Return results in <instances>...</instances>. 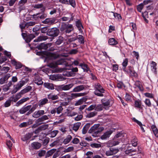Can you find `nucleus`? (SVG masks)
Listing matches in <instances>:
<instances>
[{
	"mask_svg": "<svg viewBox=\"0 0 158 158\" xmlns=\"http://www.w3.org/2000/svg\"><path fill=\"white\" fill-rule=\"evenodd\" d=\"M112 133V131L111 130L107 131L101 136V138L102 139H105L107 138H109Z\"/></svg>",
	"mask_w": 158,
	"mask_h": 158,
	"instance_id": "obj_24",
	"label": "nucleus"
},
{
	"mask_svg": "<svg viewBox=\"0 0 158 158\" xmlns=\"http://www.w3.org/2000/svg\"><path fill=\"white\" fill-rule=\"evenodd\" d=\"M102 105L104 106H110L114 103L113 100L112 98L107 99L106 98H104L101 100Z\"/></svg>",
	"mask_w": 158,
	"mask_h": 158,
	"instance_id": "obj_9",
	"label": "nucleus"
},
{
	"mask_svg": "<svg viewBox=\"0 0 158 158\" xmlns=\"http://www.w3.org/2000/svg\"><path fill=\"white\" fill-rule=\"evenodd\" d=\"M44 85L45 87L49 90H53L54 89V85L52 83L45 82L44 84Z\"/></svg>",
	"mask_w": 158,
	"mask_h": 158,
	"instance_id": "obj_28",
	"label": "nucleus"
},
{
	"mask_svg": "<svg viewBox=\"0 0 158 158\" xmlns=\"http://www.w3.org/2000/svg\"><path fill=\"white\" fill-rule=\"evenodd\" d=\"M29 99L30 98L29 97L23 98L16 102V106H19L23 103L24 102L29 100Z\"/></svg>",
	"mask_w": 158,
	"mask_h": 158,
	"instance_id": "obj_22",
	"label": "nucleus"
},
{
	"mask_svg": "<svg viewBox=\"0 0 158 158\" xmlns=\"http://www.w3.org/2000/svg\"><path fill=\"white\" fill-rule=\"evenodd\" d=\"M132 119L134 122L136 123L139 126L141 129V130L143 132H145V130H144V129L143 127V126L146 127L145 125H143L141 122L138 121V120L136 119L134 117Z\"/></svg>",
	"mask_w": 158,
	"mask_h": 158,
	"instance_id": "obj_20",
	"label": "nucleus"
},
{
	"mask_svg": "<svg viewBox=\"0 0 158 158\" xmlns=\"http://www.w3.org/2000/svg\"><path fill=\"white\" fill-rule=\"evenodd\" d=\"M97 114V113L95 111H93L90 113L87 114L86 117L87 118H90L94 116Z\"/></svg>",
	"mask_w": 158,
	"mask_h": 158,
	"instance_id": "obj_52",
	"label": "nucleus"
},
{
	"mask_svg": "<svg viewBox=\"0 0 158 158\" xmlns=\"http://www.w3.org/2000/svg\"><path fill=\"white\" fill-rule=\"evenodd\" d=\"M134 85L137 87L141 91H143L144 88L143 87L141 82L139 81H136L134 84Z\"/></svg>",
	"mask_w": 158,
	"mask_h": 158,
	"instance_id": "obj_19",
	"label": "nucleus"
},
{
	"mask_svg": "<svg viewBox=\"0 0 158 158\" xmlns=\"http://www.w3.org/2000/svg\"><path fill=\"white\" fill-rule=\"evenodd\" d=\"M59 94H54L53 93H52L48 95L47 98L49 100V102H52L53 104H55L58 102L57 100L59 98Z\"/></svg>",
	"mask_w": 158,
	"mask_h": 158,
	"instance_id": "obj_7",
	"label": "nucleus"
},
{
	"mask_svg": "<svg viewBox=\"0 0 158 158\" xmlns=\"http://www.w3.org/2000/svg\"><path fill=\"white\" fill-rule=\"evenodd\" d=\"M81 124V123L80 122H77L75 123L73 125V129L75 131H77L78 130Z\"/></svg>",
	"mask_w": 158,
	"mask_h": 158,
	"instance_id": "obj_44",
	"label": "nucleus"
},
{
	"mask_svg": "<svg viewBox=\"0 0 158 158\" xmlns=\"http://www.w3.org/2000/svg\"><path fill=\"white\" fill-rule=\"evenodd\" d=\"M25 83V81L21 80L19 81L16 85H14V88L11 91V94H13L15 93L21 89Z\"/></svg>",
	"mask_w": 158,
	"mask_h": 158,
	"instance_id": "obj_8",
	"label": "nucleus"
},
{
	"mask_svg": "<svg viewBox=\"0 0 158 158\" xmlns=\"http://www.w3.org/2000/svg\"><path fill=\"white\" fill-rule=\"evenodd\" d=\"M49 46V44L42 43L38 45L37 46L36 48L40 50L42 49L47 50Z\"/></svg>",
	"mask_w": 158,
	"mask_h": 158,
	"instance_id": "obj_15",
	"label": "nucleus"
},
{
	"mask_svg": "<svg viewBox=\"0 0 158 158\" xmlns=\"http://www.w3.org/2000/svg\"><path fill=\"white\" fill-rule=\"evenodd\" d=\"M45 10V7L41 9V12L33 15V18L35 19H40L42 20L45 19L47 16V14L44 12Z\"/></svg>",
	"mask_w": 158,
	"mask_h": 158,
	"instance_id": "obj_3",
	"label": "nucleus"
},
{
	"mask_svg": "<svg viewBox=\"0 0 158 158\" xmlns=\"http://www.w3.org/2000/svg\"><path fill=\"white\" fill-rule=\"evenodd\" d=\"M108 43L109 45L114 46L118 44V42L114 38H110L108 41Z\"/></svg>",
	"mask_w": 158,
	"mask_h": 158,
	"instance_id": "obj_30",
	"label": "nucleus"
},
{
	"mask_svg": "<svg viewBox=\"0 0 158 158\" xmlns=\"http://www.w3.org/2000/svg\"><path fill=\"white\" fill-rule=\"evenodd\" d=\"M76 26L78 28L80 31H82V28L83 29L84 27L82 25L81 21L80 19H78L77 21H76Z\"/></svg>",
	"mask_w": 158,
	"mask_h": 158,
	"instance_id": "obj_18",
	"label": "nucleus"
},
{
	"mask_svg": "<svg viewBox=\"0 0 158 158\" xmlns=\"http://www.w3.org/2000/svg\"><path fill=\"white\" fill-rule=\"evenodd\" d=\"M11 100L9 99L6 101L4 104V106L6 107H8L11 105Z\"/></svg>",
	"mask_w": 158,
	"mask_h": 158,
	"instance_id": "obj_60",
	"label": "nucleus"
},
{
	"mask_svg": "<svg viewBox=\"0 0 158 158\" xmlns=\"http://www.w3.org/2000/svg\"><path fill=\"white\" fill-rule=\"evenodd\" d=\"M36 54L39 56H45L46 60L52 59L54 58L55 56L54 54L46 51L37 52Z\"/></svg>",
	"mask_w": 158,
	"mask_h": 158,
	"instance_id": "obj_5",
	"label": "nucleus"
},
{
	"mask_svg": "<svg viewBox=\"0 0 158 158\" xmlns=\"http://www.w3.org/2000/svg\"><path fill=\"white\" fill-rule=\"evenodd\" d=\"M144 102L148 107H151L152 106L151 102L149 99L146 98L144 101Z\"/></svg>",
	"mask_w": 158,
	"mask_h": 158,
	"instance_id": "obj_55",
	"label": "nucleus"
},
{
	"mask_svg": "<svg viewBox=\"0 0 158 158\" xmlns=\"http://www.w3.org/2000/svg\"><path fill=\"white\" fill-rule=\"evenodd\" d=\"M31 107V105L26 106H24L19 110V112L21 114H24L28 111L30 110Z\"/></svg>",
	"mask_w": 158,
	"mask_h": 158,
	"instance_id": "obj_11",
	"label": "nucleus"
},
{
	"mask_svg": "<svg viewBox=\"0 0 158 158\" xmlns=\"http://www.w3.org/2000/svg\"><path fill=\"white\" fill-rule=\"evenodd\" d=\"M138 139L137 138L135 137H133L132 139L131 140V143L132 146L135 147L137 145V142Z\"/></svg>",
	"mask_w": 158,
	"mask_h": 158,
	"instance_id": "obj_45",
	"label": "nucleus"
},
{
	"mask_svg": "<svg viewBox=\"0 0 158 158\" xmlns=\"http://www.w3.org/2000/svg\"><path fill=\"white\" fill-rule=\"evenodd\" d=\"M10 68L8 67H4L1 69V71L2 73H6L10 70Z\"/></svg>",
	"mask_w": 158,
	"mask_h": 158,
	"instance_id": "obj_51",
	"label": "nucleus"
},
{
	"mask_svg": "<svg viewBox=\"0 0 158 158\" xmlns=\"http://www.w3.org/2000/svg\"><path fill=\"white\" fill-rule=\"evenodd\" d=\"M60 33L59 30L56 27H53L48 29L47 34L53 38L58 36Z\"/></svg>",
	"mask_w": 158,
	"mask_h": 158,
	"instance_id": "obj_4",
	"label": "nucleus"
},
{
	"mask_svg": "<svg viewBox=\"0 0 158 158\" xmlns=\"http://www.w3.org/2000/svg\"><path fill=\"white\" fill-rule=\"evenodd\" d=\"M60 76L59 74H54L51 75L50 79L52 80H56L60 79Z\"/></svg>",
	"mask_w": 158,
	"mask_h": 158,
	"instance_id": "obj_41",
	"label": "nucleus"
},
{
	"mask_svg": "<svg viewBox=\"0 0 158 158\" xmlns=\"http://www.w3.org/2000/svg\"><path fill=\"white\" fill-rule=\"evenodd\" d=\"M125 153L130 156H132L135 155V154H132V152H138V151L135 149H127L125 151Z\"/></svg>",
	"mask_w": 158,
	"mask_h": 158,
	"instance_id": "obj_27",
	"label": "nucleus"
},
{
	"mask_svg": "<svg viewBox=\"0 0 158 158\" xmlns=\"http://www.w3.org/2000/svg\"><path fill=\"white\" fill-rule=\"evenodd\" d=\"M19 27L21 29V31H23V30L25 29L26 27L27 28V23L24 22L23 23H22L19 25Z\"/></svg>",
	"mask_w": 158,
	"mask_h": 158,
	"instance_id": "obj_53",
	"label": "nucleus"
},
{
	"mask_svg": "<svg viewBox=\"0 0 158 158\" xmlns=\"http://www.w3.org/2000/svg\"><path fill=\"white\" fill-rule=\"evenodd\" d=\"M38 105L37 104H35L33 105L31 107L30 110L28 111L25 114L26 116H28L31 113L33 112V111L38 107Z\"/></svg>",
	"mask_w": 158,
	"mask_h": 158,
	"instance_id": "obj_26",
	"label": "nucleus"
},
{
	"mask_svg": "<svg viewBox=\"0 0 158 158\" xmlns=\"http://www.w3.org/2000/svg\"><path fill=\"white\" fill-rule=\"evenodd\" d=\"M31 146L33 149H38L41 147V144L38 142H34L31 144Z\"/></svg>",
	"mask_w": 158,
	"mask_h": 158,
	"instance_id": "obj_29",
	"label": "nucleus"
},
{
	"mask_svg": "<svg viewBox=\"0 0 158 158\" xmlns=\"http://www.w3.org/2000/svg\"><path fill=\"white\" fill-rule=\"evenodd\" d=\"M45 113L44 110H38L35 111L33 113L32 117L34 118H38L44 114Z\"/></svg>",
	"mask_w": 158,
	"mask_h": 158,
	"instance_id": "obj_12",
	"label": "nucleus"
},
{
	"mask_svg": "<svg viewBox=\"0 0 158 158\" xmlns=\"http://www.w3.org/2000/svg\"><path fill=\"white\" fill-rule=\"evenodd\" d=\"M126 72L130 77H138V74L134 70L133 67L131 66H128L127 69H125V71H123Z\"/></svg>",
	"mask_w": 158,
	"mask_h": 158,
	"instance_id": "obj_6",
	"label": "nucleus"
},
{
	"mask_svg": "<svg viewBox=\"0 0 158 158\" xmlns=\"http://www.w3.org/2000/svg\"><path fill=\"white\" fill-rule=\"evenodd\" d=\"M73 85L74 84L73 83H71L65 85H61L58 86L57 88L60 91L62 90H67L69 89H70L72 88Z\"/></svg>",
	"mask_w": 158,
	"mask_h": 158,
	"instance_id": "obj_10",
	"label": "nucleus"
},
{
	"mask_svg": "<svg viewBox=\"0 0 158 158\" xmlns=\"http://www.w3.org/2000/svg\"><path fill=\"white\" fill-rule=\"evenodd\" d=\"M90 146L93 148H98L101 147V144L97 143H91Z\"/></svg>",
	"mask_w": 158,
	"mask_h": 158,
	"instance_id": "obj_63",
	"label": "nucleus"
},
{
	"mask_svg": "<svg viewBox=\"0 0 158 158\" xmlns=\"http://www.w3.org/2000/svg\"><path fill=\"white\" fill-rule=\"evenodd\" d=\"M74 30L73 25L63 23L61 26L60 30L61 33L62 34H66L70 33Z\"/></svg>",
	"mask_w": 158,
	"mask_h": 158,
	"instance_id": "obj_1",
	"label": "nucleus"
},
{
	"mask_svg": "<svg viewBox=\"0 0 158 158\" xmlns=\"http://www.w3.org/2000/svg\"><path fill=\"white\" fill-rule=\"evenodd\" d=\"M48 66L52 68H55L57 67L55 61L49 63L48 64Z\"/></svg>",
	"mask_w": 158,
	"mask_h": 158,
	"instance_id": "obj_50",
	"label": "nucleus"
},
{
	"mask_svg": "<svg viewBox=\"0 0 158 158\" xmlns=\"http://www.w3.org/2000/svg\"><path fill=\"white\" fill-rule=\"evenodd\" d=\"M103 108V106L101 104H99L95 106V110L97 111H100L102 110Z\"/></svg>",
	"mask_w": 158,
	"mask_h": 158,
	"instance_id": "obj_57",
	"label": "nucleus"
},
{
	"mask_svg": "<svg viewBox=\"0 0 158 158\" xmlns=\"http://www.w3.org/2000/svg\"><path fill=\"white\" fill-rule=\"evenodd\" d=\"M85 94V93H72L70 95L72 100L77 97L84 96Z\"/></svg>",
	"mask_w": 158,
	"mask_h": 158,
	"instance_id": "obj_33",
	"label": "nucleus"
},
{
	"mask_svg": "<svg viewBox=\"0 0 158 158\" xmlns=\"http://www.w3.org/2000/svg\"><path fill=\"white\" fill-rule=\"evenodd\" d=\"M157 65L156 63L153 61H152L151 63V68L152 71L154 73H156V66Z\"/></svg>",
	"mask_w": 158,
	"mask_h": 158,
	"instance_id": "obj_37",
	"label": "nucleus"
},
{
	"mask_svg": "<svg viewBox=\"0 0 158 158\" xmlns=\"http://www.w3.org/2000/svg\"><path fill=\"white\" fill-rule=\"evenodd\" d=\"M32 31L36 35H38L40 33L39 32L40 31V27L38 26L35 27L32 29Z\"/></svg>",
	"mask_w": 158,
	"mask_h": 158,
	"instance_id": "obj_48",
	"label": "nucleus"
},
{
	"mask_svg": "<svg viewBox=\"0 0 158 158\" xmlns=\"http://www.w3.org/2000/svg\"><path fill=\"white\" fill-rule=\"evenodd\" d=\"M34 82L36 84L38 85H42L43 83L41 78L39 76H36L35 77Z\"/></svg>",
	"mask_w": 158,
	"mask_h": 158,
	"instance_id": "obj_34",
	"label": "nucleus"
},
{
	"mask_svg": "<svg viewBox=\"0 0 158 158\" xmlns=\"http://www.w3.org/2000/svg\"><path fill=\"white\" fill-rule=\"evenodd\" d=\"M48 103V98H44L40 100L38 103V105L40 106H42Z\"/></svg>",
	"mask_w": 158,
	"mask_h": 158,
	"instance_id": "obj_31",
	"label": "nucleus"
},
{
	"mask_svg": "<svg viewBox=\"0 0 158 158\" xmlns=\"http://www.w3.org/2000/svg\"><path fill=\"white\" fill-rule=\"evenodd\" d=\"M128 59L127 58H125L123 60L122 63V65L123 66V71H125V69H126V67L128 64Z\"/></svg>",
	"mask_w": 158,
	"mask_h": 158,
	"instance_id": "obj_43",
	"label": "nucleus"
},
{
	"mask_svg": "<svg viewBox=\"0 0 158 158\" xmlns=\"http://www.w3.org/2000/svg\"><path fill=\"white\" fill-rule=\"evenodd\" d=\"M87 99L83 97L81 99H79L75 103V105H80L82 104L84 102H86Z\"/></svg>",
	"mask_w": 158,
	"mask_h": 158,
	"instance_id": "obj_42",
	"label": "nucleus"
},
{
	"mask_svg": "<svg viewBox=\"0 0 158 158\" xmlns=\"http://www.w3.org/2000/svg\"><path fill=\"white\" fill-rule=\"evenodd\" d=\"M56 21V19L52 18H47L44 20L42 21V23L45 24H49L52 25L54 24Z\"/></svg>",
	"mask_w": 158,
	"mask_h": 158,
	"instance_id": "obj_13",
	"label": "nucleus"
},
{
	"mask_svg": "<svg viewBox=\"0 0 158 158\" xmlns=\"http://www.w3.org/2000/svg\"><path fill=\"white\" fill-rule=\"evenodd\" d=\"M78 71V68L77 67L73 68L71 70V71L69 72V75L70 76H73L75 74L74 73L77 72Z\"/></svg>",
	"mask_w": 158,
	"mask_h": 158,
	"instance_id": "obj_54",
	"label": "nucleus"
},
{
	"mask_svg": "<svg viewBox=\"0 0 158 158\" xmlns=\"http://www.w3.org/2000/svg\"><path fill=\"white\" fill-rule=\"evenodd\" d=\"M117 87L119 89H122L123 87H126L125 85L122 81H119L117 83Z\"/></svg>",
	"mask_w": 158,
	"mask_h": 158,
	"instance_id": "obj_59",
	"label": "nucleus"
},
{
	"mask_svg": "<svg viewBox=\"0 0 158 158\" xmlns=\"http://www.w3.org/2000/svg\"><path fill=\"white\" fill-rule=\"evenodd\" d=\"M56 151V149H55L50 150L47 152L45 155V157H48L51 156Z\"/></svg>",
	"mask_w": 158,
	"mask_h": 158,
	"instance_id": "obj_39",
	"label": "nucleus"
},
{
	"mask_svg": "<svg viewBox=\"0 0 158 158\" xmlns=\"http://www.w3.org/2000/svg\"><path fill=\"white\" fill-rule=\"evenodd\" d=\"M33 135V133H29L23 137L21 138V139L23 141H26L31 138V136H32Z\"/></svg>",
	"mask_w": 158,
	"mask_h": 158,
	"instance_id": "obj_23",
	"label": "nucleus"
},
{
	"mask_svg": "<svg viewBox=\"0 0 158 158\" xmlns=\"http://www.w3.org/2000/svg\"><path fill=\"white\" fill-rule=\"evenodd\" d=\"M77 40H78V42L81 44H84V38L82 35H79L76 37Z\"/></svg>",
	"mask_w": 158,
	"mask_h": 158,
	"instance_id": "obj_47",
	"label": "nucleus"
},
{
	"mask_svg": "<svg viewBox=\"0 0 158 158\" xmlns=\"http://www.w3.org/2000/svg\"><path fill=\"white\" fill-rule=\"evenodd\" d=\"M125 98L127 102H131V97L130 94L127 93L126 94Z\"/></svg>",
	"mask_w": 158,
	"mask_h": 158,
	"instance_id": "obj_58",
	"label": "nucleus"
},
{
	"mask_svg": "<svg viewBox=\"0 0 158 158\" xmlns=\"http://www.w3.org/2000/svg\"><path fill=\"white\" fill-rule=\"evenodd\" d=\"M36 35L35 34H31L28 35V37L26 39V41L27 43H29L35 37Z\"/></svg>",
	"mask_w": 158,
	"mask_h": 158,
	"instance_id": "obj_35",
	"label": "nucleus"
},
{
	"mask_svg": "<svg viewBox=\"0 0 158 158\" xmlns=\"http://www.w3.org/2000/svg\"><path fill=\"white\" fill-rule=\"evenodd\" d=\"M47 36L41 35L39 36L37 39L34 40V42H38L42 40H45L47 39Z\"/></svg>",
	"mask_w": 158,
	"mask_h": 158,
	"instance_id": "obj_38",
	"label": "nucleus"
},
{
	"mask_svg": "<svg viewBox=\"0 0 158 158\" xmlns=\"http://www.w3.org/2000/svg\"><path fill=\"white\" fill-rule=\"evenodd\" d=\"M72 139V136L70 135H68L66 138L64 139L62 143L65 145L66 144L70 141Z\"/></svg>",
	"mask_w": 158,
	"mask_h": 158,
	"instance_id": "obj_36",
	"label": "nucleus"
},
{
	"mask_svg": "<svg viewBox=\"0 0 158 158\" xmlns=\"http://www.w3.org/2000/svg\"><path fill=\"white\" fill-rule=\"evenodd\" d=\"M79 65L83 70L84 72H88V71H90L89 68L86 64L84 63H81Z\"/></svg>",
	"mask_w": 158,
	"mask_h": 158,
	"instance_id": "obj_21",
	"label": "nucleus"
},
{
	"mask_svg": "<svg viewBox=\"0 0 158 158\" xmlns=\"http://www.w3.org/2000/svg\"><path fill=\"white\" fill-rule=\"evenodd\" d=\"M64 38L61 36H60L58 37L56 41L55 42L56 44L57 45H59L63 43Z\"/></svg>",
	"mask_w": 158,
	"mask_h": 158,
	"instance_id": "obj_46",
	"label": "nucleus"
},
{
	"mask_svg": "<svg viewBox=\"0 0 158 158\" xmlns=\"http://www.w3.org/2000/svg\"><path fill=\"white\" fill-rule=\"evenodd\" d=\"M10 76L11 75L10 74H6L5 75L0 79V84H3L6 82H7L8 79L10 77Z\"/></svg>",
	"mask_w": 158,
	"mask_h": 158,
	"instance_id": "obj_14",
	"label": "nucleus"
},
{
	"mask_svg": "<svg viewBox=\"0 0 158 158\" xmlns=\"http://www.w3.org/2000/svg\"><path fill=\"white\" fill-rule=\"evenodd\" d=\"M56 63L57 66L58 65H63L64 64L65 61L63 59H60L56 61H55Z\"/></svg>",
	"mask_w": 158,
	"mask_h": 158,
	"instance_id": "obj_49",
	"label": "nucleus"
},
{
	"mask_svg": "<svg viewBox=\"0 0 158 158\" xmlns=\"http://www.w3.org/2000/svg\"><path fill=\"white\" fill-rule=\"evenodd\" d=\"M134 106L135 108L139 109H143V108L142 106L141 101L139 99L136 100L135 101Z\"/></svg>",
	"mask_w": 158,
	"mask_h": 158,
	"instance_id": "obj_16",
	"label": "nucleus"
},
{
	"mask_svg": "<svg viewBox=\"0 0 158 158\" xmlns=\"http://www.w3.org/2000/svg\"><path fill=\"white\" fill-rule=\"evenodd\" d=\"M143 7V3L137 6V9L138 11L141 12L142 10Z\"/></svg>",
	"mask_w": 158,
	"mask_h": 158,
	"instance_id": "obj_64",
	"label": "nucleus"
},
{
	"mask_svg": "<svg viewBox=\"0 0 158 158\" xmlns=\"http://www.w3.org/2000/svg\"><path fill=\"white\" fill-rule=\"evenodd\" d=\"M104 129V128L103 127H98L97 128L96 131L95 132V134L96 135H98L99 133L102 131Z\"/></svg>",
	"mask_w": 158,
	"mask_h": 158,
	"instance_id": "obj_62",
	"label": "nucleus"
},
{
	"mask_svg": "<svg viewBox=\"0 0 158 158\" xmlns=\"http://www.w3.org/2000/svg\"><path fill=\"white\" fill-rule=\"evenodd\" d=\"M57 114H59L62 112L63 110V108L62 106H60L57 108H55Z\"/></svg>",
	"mask_w": 158,
	"mask_h": 158,
	"instance_id": "obj_61",
	"label": "nucleus"
},
{
	"mask_svg": "<svg viewBox=\"0 0 158 158\" xmlns=\"http://www.w3.org/2000/svg\"><path fill=\"white\" fill-rule=\"evenodd\" d=\"M58 132L57 130H54L52 131L49 134V136L51 138H53L55 137Z\"/></svg>",
	"mask_w": 158,
	"mask_h": 158,
	"instance_id": "obj_56",
	"label": "nucleus"
},
{
	"mask_svg": "<svg viewBox=\"0 0 158 158\" xmlns=\"http://www.w3.org/2000/svg\"><path fill=\"white\" fill-rule=\"evenodd\" d=\"M100 125L99 124H96L94 125L90 129L89 131V133H92L94 132L95 134V132L96 131L97 128L100 126Z\"/></svg>",
	"mask_w": 158,
	"mask_h": 158,
	"instance_id": "obj_32",
	"label": "nucleus"
},
{
	"mask_svg": "<svg viewBox=\"0 0 158 158\" xmlns=\"http://www.w3.org/2000/svg\"><path fill=\"white\" fill-rule=\"evenodd\" d=\"M32 89V87L30 86H28L22 90L21 91L23 94L29 92Z\"/></svg>",
	"mask_w": 158,
	"mask_h": 158,
	"instance_id": "obj_40",
	"label": "nucleus"
},
{
	"mask_svg": "<svg viewBox=\"0 0 158 158\" xmlns=\"http://www.w3.org/2000/svg\"><path fill=\"white\" fill-rule=\"evenodd\" d=\"M11 64L15 66V69H16L21 68L22 67V65L21 63L17 62L15 59L11 60Z\"/></svg>",
	"mask_w": 158,
	"mask_h": 158,
	"instance_id": "obj_17",
	"label": "nucleus"
},
{
	"mask_svg": "<svg viewBox=\"0 0 158 158\" xmlns=\"http://www.w3.org/2000/svg\"><path fill=\"white\" fill-rule=\"evenodd\" d=\"M85 87L84 85H78L75 87L73 89V92H79L84 89Z\"/></svg>",
	"mask_w": 158,
	"mask_h": 158,
	"instance_id": "obj_25",
	"label": "nucleus"
},
{
	"mask_svg": "<svg viewBox=\"0 0 158 158\" xmlns=\"http://www.w3.org/2000/svg\"><path fill=\"white\" fill-rule=\"evenodd\" d=\"M95 91L94 94L99 97L104 96L103 94L105 93V90L100 84L98 83H96L94 86Z\"/></svg>",
	"mask_w": 158,
	"mask_h": 158,
	"instance_id": "obj_2",
	"label": "nucleus"
}]
</instances>
